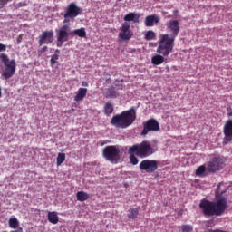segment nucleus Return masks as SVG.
Segmentation results:
<instances>
[{
    "label": "nucleus",
    "mask_w": 232,
    "mask_h": 232,
    "mask_svg": "<svg viewBox=\"0 0 232 232\" xmlns=\"http://www.w3.org/2000/svg\"><path fill=\"white\" fill-rule=\"evenodd\" d=\"M82 86H84L85 88L88 87V82H82Z\"/></svg>",
    "instance_id": "37"
},
{
    "label": "nucleus",
    "mask_w": 232,
    "mask_h": 232,
    "mask_svg": "<svg viewBox=\"0 0 232 232\" xmlns=\"http://www.w3.org/2000/svg\"><path fill=\"white\" fill-rule=\"evenodd\" d=\"M57 32L56 37H57V43L56 46L58 48H61L68 39H70V35H72V33H70V25L64 24Z\"/></svg>",
    "instance_id": "8"
},
{
    "label": "nucleus",
    "mask_w": 232,
    "mask_h": 232,
    "mask_svg": "<svg viewBox=\"0 0 232 232\" xmlns=\"http://www.w3.org/2000/svg\"><path fill=\"white\" fill-rule=\"evenodd\" d=\"M228 117H232V111L227 112ZM223 133L225 135L223 144H227L232 140V119L227 120L223 127Z\"/></svg>",
    "instance_id": "12"
},
{
    "label": "nucleus",
    "mask_w": 232,
    "mask_h": 232,
    "mask_svg": "<svg viewBox=\"0 0 232 232\" xmlns=\"http://www.w3.org/2000/svg\"><path fill=\"white\" fill-rule=\"evenodd\" d=\"M57 61H59V54H53L51 57V66H54Z\"/></svg>",
    "instance_id": "31"
},
{
    "label": "nucleus",
    "mask_w": 232,
    "mask_h": 232,
    "mask_svg": "<svg viewBox=\"0 0 232 232\" xmlns=\"http://www.w3.org/2000/svg\"><path fill=\"white\" fill-rule=\"evenodd\" d=\"M119 1H122V0H119Z\"/></svg>",
    "instance_id": "40"
},
{
    "label": "nucleus",
    "mask_w": 232,
    "mask_h": 232,
    "mask_svg": "<svg viewBox=\"0 0 232 232\" xmlns=\"http://www.w3.org/2000/svg\"><path fill=\"white\" fill-rule=\"evenodd\" d=\"M182 232H192L193 227L191 225H183L181 227Z\"/></svg>",
    "instance_id": "30"
},
{
    "label": "nucleus",
    "mask_w": 232,
    "mask_h": 232,
    "mask_svg": "<svg viewBox=\"0 0 232 232\" xmlns=\"http://www.w3.org/2000/svg\"><path fill=\"white\" fill-rule=\"evenodd\" d=\"M71 34L77 35V37L84 38L86 37V29L84 27H82L80 29L73 30L72 32H71Z\"/></svg>",
    "instance_id": "23"
},
{
    "label": "nucleus",
    "mask_w": 232,
    "mask_h": 232,
    "mask_svg": "<svg viewBox=\"0 0 232 232\" xmlns=\"http://www.w3.org/2000/svg\"><path fill=\"white\" fill-rule=\"evenodd\" d=\"M158 23H160V18L157 14H150L145 17V26L151 27Z\"/></svg>",
    "instance_id": "15"
},
{
    "label": "nucleus",
    "mask_w": 232,
    "mask_h": 232,
    "mask_svg": "<svg viewBox=\"0 0 232 232\" xmlns=\"http://www.w3.org/2000/svg\"><path fill=\"white\" fill-rule=\"evenodd\" d=\"M160 124L155 119H150L146 122H143V130L140 133L141 136L145 137L150 131H160Z\"/></svg>",
    "instance_id": "10"
},
{
    "label": "nucleus",
    "mask_w": 232,
    "mask_h": 232,
    "mask_svg": "<svg viewBox=\"0 0 232 232\" xmlns=\"http://www.w3.org/2000/svg\"><path fill=\"white\" fill-rule=\"evenodd\" d=\"M222 166H224V160L219 157H214L208 162L207 170L209 173H216V171L222 169Z\"/></svg>",
    "instance_id": "11"
},
{
    "label": "nucleus",
    "mask_w": 232,
    "mask_h": 232,
    "mask_svg": "<svg viewBox=\"0 0 232 232\" xmlns=\"http://www.w3.org/2000/svg\"><path fill=\"white\" fill-rule=\"evenodd\" d=\"M10 0H0V8H4V6L8 3Z\"/></svg>",
    "instance_id": "33"
},
{
    "label": "nucleus",
    "mask_w": 232,
    "mask_h": 232,
    "mask_svg": "<svg viewBox=\"0 0 232 232\" xmlns=\"http://www.w3.org/2000/svg\"><path fill=\"white\" fill-rule=\"evenodd\" d=\"M0 52H6V45L0 44Z\"/></svg>",
    "instance_id": "34"
},
{
    "label": "nucleus",
    "mask_w": 232,
    "mask_h": 232,
    "mask_svg": "<svg viewBox=\"0 0 232 232\" xmlns=\"http://www.w3.org/2000/svg\"><path fill=\"white\" fill-rule=\"evenodd\" d=\"M66 160V154L64 153H58L57 159H56V164L57 166H61L63 162Z\"/></svg>",
    "instance_id": "26"
},
{
    "label": "nucleus",
    "mask_w": 232,
    "mask_h": 232,
    "mask_svg": "<svg viewBox=\"0 0 232 232\" xmlns=\"http://www.w3.org/2000/svg\"><path fill=\"white\" fill-rule=\"evenodd\" d=\"M206 226L207 227H209V226H213V221H208Z\"/></svg>",
    "instance_id": "36"
},
{
    "label": "nucleus",
    "mask_w": 232,
    "mask_h": 232,
    "mask_svg": "<svg viewBox=\"0 0 232 232\" xmlns=\"http://www.w3.org/2000/svg\"><path fill=\"white\" fill-rule=\"evenodd\" d=\"M117 86V90H124V85L120 84V85H116Z\"/></svg>",
    "instance_id": "35"
},
{
    "label": "nucleus",
    "mask_w": 232,
    "mask_h": 232,
    "mask_svg": "<svg viewBox=\"0 0 232 232\" xmlns=\"http://www.w3.org/2000/svg\"><path fill=\"white\" fill-rule=\"evenodd\" d=\"M206 173V166L201 165L196 169V175L197 177H202Z\"/></svg>",
    "instance_id": "29"
},
{
    "label": "nucleus",
    "mask_w": 232,
    "mask_h": 232,
    "mask_svg": "<svg viewBox=\"0 0 232 232\" xmlns=\"http://www.w3.org/2000/svg\"><path fill=\"white\" fill-rule=\"evenodd\" d=\"M141 171L145 173H155L156 169H159V161L155 160H143L139 166Z\"/></svg>",
    "instance_id": "9"
},
{
    "label": "nucleus",
    "mask_w": 232,
    "mask_h": 232,
    "mask_svg": "<svg viewBox=\"0 0 232 232\" xmlns=\"http://www.w3.org/2000/svg\"><path fill=\"white\" fill-rule=\"evenodd\" d=\"M104 113L107 117H110L111 113H113V104L111 102H107L104 105Z\"/></svg>",
    "instance_id": "22"
},
{
    "label": "nucleus",
    "mask_w": 232,
    "mask_h": 232,
    "mask_svg": "<svg viewBox=\"0 0 232 232\" xmlns=\"http://www.w3.org/2000/svg\"><path fill=\"white\" fill-rule=\"evenodd\" d=\"M8 225L11 229H16L10 232H23V227H19V220L17 219V218H11L8 220Z\"/></svg>",
    "instance_id": "16"
},
{
    "label": "nucleus",
    "mask_w": 232,
    "mask_h": 232,
    "mask_svg": "<svg viewBox=\"0 0 232 232\" xmlns=\"http://www.w3.org/2000/svg\"><path fill=\"white\" fill-rule=\"evenodd\" d=\"M57 53H61V51H59V49H56V51H55L56 55H57Z\"/></svg>",
    "instance_id": "38"
},
{
    "label": "nucleus",
    "mask_w": 232,
    "mask_h": 232,
    "mask_svg": "<svg viewBox=\"0 0 232 232\" xmlns=\"http://www.w3.org/2000/svg\"><path fill=\"white\" fill-rule=\"evenodd\" d=\"M0 60L4 64V68L1 71L2 77L6 81L7 79H12L17 70V62H15V59H10L6 53H1Z\"/></svg>",
    "instance_id": "4"
},
{
    "label": "nucleus",
    "mask_w": 232,
    "mask_h": 232,
    "mask_svg": "<svg viewBox=\"0 0 232 232\" xmlns=\"http://www.w3.org/2000/svg\"><path fill=\"white\" fill-rule=\"evenodd\" d=\"M46 52H48V46L42 47L40 50H38L39 57H41V55H43V53H44Z\"/></svg>",
    "instance_id": "32"
},
{
    "label": "nucleus",
    "mask_w": 232,
    "mask_h": 232,
    "mask_svg": "<svg viewBox=\"0 0 232 232\" xmlns=\"http://www.w3.org/2000/svg\"><path fill=\"white\" fill-rule=\"evenodd\" d=\"M119 37L121 41H130L133 37V31H131V26L130 23L124 22L120 27Z\"/></svg>",
    "instance_id": "13"
},
{
    "label": "nucleus",
    "mask_w": 232,
    "mask_h": 232,
    "mask_svg": "<svg viewBox=\"0 0 232 232\" xmlns=\"http://www.w3.org/2000/svg\"><path fill=\"white\" fill-rule=\"evenodd\" d=\"M137 121V111L135 107H131L128 111H122L121 114H116L111 118V124L115 128H130Z\"/></svg>",
    "instance_id": "3"
},
{
    "label": "nucleus",
    "mask_w": 232,
    "mask_h": 232,
    "mask_svg": "<svg viewBox=\"0 0 232 232\" xmlns=\"http://www.w3.org/2000/svg\"><path fill=\"white\" fill-rule=\"evenodd\" d=\"M139 217V209L137 208H130L129 210L128 218H137Z\"/></svg>",
    "instance_id": "27"
},
{
    "label": "nucleus",
    "mask_w": 232,
    "mask_h": 232,
    "mask_svg": "<svg viewBox=\"0 0 232 232\" xmlns=\"http://www.w3.org/2000/svg\"><path fill=\"white\" fill-rule=\"evenodd\" d=\"M155 37H156L155 32L150 30L146 32L144 39L145 41H153Z\"/></svg>",
    "instance_id": "25"
},
{
    "label": "nucleus",
    "mask_w": 232,
    "mask_h": 232,
    "mask_svg": "<svg viewBox=\"0 0 232 232\" xmlns=\"http://www.w3.org/2000/svg\"><path fill=\"white\" fill-rule=\"evenodd\" d=\"M140 19V14L137 13H129L123 17V20L125 21V23H130L131 21H133L134 23H139Z\"/></svg>",
    "instance_id": "17"
},
{
    "label": "nucleus",
    "mask_w": 232,
    "mask_h": 232,
    "mask_svg": "<svg viewBox=\"0 0 232 232\" xmlns=\"http://www.w3.org/2000/svg\"><path fill=\"white\" fill-rule=\"evenodd\" d=\"M76 198L79 202H84L90 198V195L84 191H79L76 194Z\"/></svg>",
    "instance_id": "21"
},
{
    "label": "nucleus",
    "mask_w": 232,
    "mask_h": 232,
    "mask_svg": "<svg viewBox=\"0 0 232 232\" xmlns=\"http://www.w3.org/2000/svg\"><path fill=\"white\" fill-rule=\"evenodd\" d=\"M102 155L111 164H119L121 161V149L115 145H109L103 149Z\"/></svg>",
    "instance_id": "6"
},
{
    "label": "nucleus",
    "mask_w": 232,
    "mask_h": 232,
    "mask_svg": "<svg viewBox=\"0 0 232 232\" xmlns=\"http://www.w3.org/2000/svg\"><path fill=\"white\" fill-rule=\"evenodd\" d=\"M167 32L170 34H160L158 41V47L156 49L157 53L168 56L173 52L175 48V39L179 36L180 32V23L178 20H170L166 24Z\"/></svg>",
    "instance_id": "2"
},
{
    "label": "nucleus",
    "mask_w": 232,
    "mask_h": 232,
    "mask_svg": "<svg viewBox=\"0 0 232 232\" xmlns=\"http://www.w3.org/2000/svg\"><path fill=\"white\" fill-rule=\"evenodd\" d=\"M53 43V31H44L39 36V46L43 44H52Z\"/></svg>",
    "instance_id": "14"
},
{
    "label": "nucleus",
    "mask_w": 232,
    "mask_h": 232,
    "mask_svg": "<svg viewBox=\"0 0 232 232\" xmlns=\"http://www.w3.org/2000/svg\"><path fill=\"white\" fill-rule=\"evenodd\" d=\"M107 97H110L111 99H115L117 98V95H119L117 93V90H115V87H111L107 90Z\"/></svg>",
    "instance_id": "24"
},
{
    "label": "nucleus",
    "mask_w": 232,
    "mask_h": 232,
    "mask_svg": "<svg viewBox=\"0 0 232 232\" xmlns=\"http://www.w3.org/2000/svg\"><path fill=\"white\" fill-rule=\"evenodd\" d=\"M129 155L130 164H132V166H137V164H139V159L136 158L135 153H129Z\"/></svg>",
    "instance_id": "28"
},
{
    "label": "nucleus",
    "mask_w": 232,
    "mask_h": 232,
    "mask_svg": "<svg viewBox=\"0 0 232 232\" xmlns=\"http://www.w3.org/2000/svg\"><path fill=\"white\" fill-rule=\"evenodd\" d=\"M0 97H2L1 87H0Z\"/></svg>",
    "instance_id": "39"
},
{
    "label": "nucleus",
    "mask_w": 232,
    "mask_h": 232,
    "mask_svg": "<svg viewBox=\"0 0 232 232\" xmlns=\"http://www.w3.org/2000/svg\"><path fill=\"white\" fill-rule=\"evenodd\" d=\"M47 218L51 224H59V216H57V212H48Z\"/></svg>",
    "instance_id": "20"
},
{
    "label": "nucleus",
    "mask_w": 232,
    "mask_h": 232,
    "mask_svg": "<svg viewBox=\"0 0 232 232\" xmlns=\"http://www.w3.org/2000/svg\"><path fill=\"white\" fill-rule=\"evenodd\" d=\"M165 57H168V56H165L162 53L156 54V55L152 56L151 63L155 66H159V65L162 64V63H164V61H166Z\"/></svg>",
    "instance_id": "18"
},
{
    "label": "nucleus",
    "mask_w": 232,
    "mask_h": 232,
    "mask_svg": "<svg viewBox=\"0 0 232 232\" xmlns=\"http://www.w3.org/2000/svg\"><path fill=\"white\" fill-rule=\"evenodd\" d=\"M82 12V9L81 7L77 6L75 3H71L66 9V12L63 15V23L64 24L70 23V21H73L75 17L78 15H81V13Z\"/></svg>",
    "instance_id": "7"
},
{
    "label": "nucleus",
    "mask_w": 232,
    "mask_h": 232,
    "mask_svg": "<svg viewBox=\"0 0 232 232\" xmlns=\"http://www.w3.org/2000/svg\"><path fill=\"white\" fill-rule=\"evenodd\" d=\"M86 93H88V89L79 88L78 92L74 97V101H76V102L82 101V99H84V97H86Z\"/></svg>",
    "instance_id": "19"
},
{
    "label": "nucleus",
    "mask_w": 232,
    "mask_h": 232,
    "mask_svg": "<svg viewBox=\"0 0 232 232\" xmlns=\"http://www.w3.org/2000/svg\"><path fill=\"white\" fill-rule=\"evenodd\" d=\"M129 153H135L140 159H146L150 155H153V148L150 141L145 140L140 144H135L129 149Z\"/></svg>",
    "instance_id": "5"
},
{
    "label": "nucleus",
    "mask_w": 232,
    "mask_h": 232,
    "mask_svg": "<svg viewBox=\"0 0 232 232\" xmlns=\"http://www.w3.org/2000/svg\"><path fill=\"white\" fill-rule=\"evenodd\" d=\"M221 186H224V183L221 182L217 186L215 191L216 202L208 199H203L200 202L199 208L202 209L205 217H220L224 215V212L227 209V198L222 197L227 189L220 190Z\"/></svg>",
    "instance_id": "1"
}]
</instances>
